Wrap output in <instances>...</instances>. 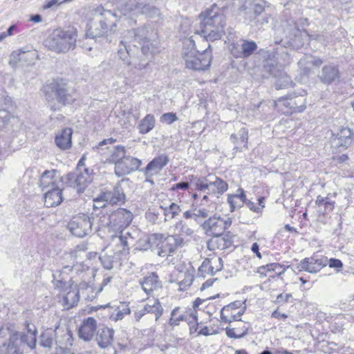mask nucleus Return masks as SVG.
Returning <instances> with one entry per match:
<instances>
[{
  "instance_id": "f257e3e1",
  "label": "nucleus",
  "mask_w": 354,
  "mask_h": 354,
  "mask_svg": "<svg viewBox=\"0 0 354 354\" xmlns=\"http://www.w3.org/2000/svg\"><path fill=\"white\" fill-rule=\"evenodd\" d=\"M84 244L79 245L76 249L68 254L67 259L71 260V265L64 266L60 270L53 273V282L57 288H63L66 285L78 286L79 288H88V283L94 277V270L82 263H75V260L80 255V252L86 250Z\"/></svg>"
},
{
  "instance_id": "f03ea898",
  "label": "nucleus",
  "mask_w": 354,
  "mask_h": 354,
  "mask_svg": "<svg viewBox=\"0 0 354 354\" xmlns=\"http://www.w3.org/2000/svg\"><path fill=\"white\" fill-rule=\"evenodd\" d=\"M36 329L28 328L26 333H19L10 326L0 328V354H22L24 345L32 349L36 345Z\"/></svg>"
},
{
  "instance_id": "7ed1b4c3",
  "label": "nucleus",
  "mask_w": 354,
  "mask_h": 354,
  "mask_svg": "<svg viewBox=\"0 0 354 354\" xmlns=\"http://www.w3.org/2000/svg\"><path fill=\"white\" fill-rule=\"evenodd\" d=\"M133 214L124 208H119L113 212L109 218L106 216L100 217V227L107 226L109 232H114L111 235L112 241L120 244L122 249L118 250L119 252H125L128 246V239H133L129 232H124V229L131 223Z\"/></svg>"
},
{
  "instance_id": "20e7f679",
  "label": "nucleus",
  "mask_w": 354,
  "mask_h": 354,
  "mask_svg": "<svg viewBox=\"0 0 354 354\" xmlns=\"http://www.w3.org/2000/svg\"><path fill=\"white\" fill-rule=\"evenodd\" d=\"M182 57L185 62L186 68L196 71H204L207 70L212 62V55L210 45L203 53H199L195 48V41L190 37L183 41Z\"/></svg>"
},
{
  "instance_id": "39448f33",
  "label": "nucleus",
  "mask_w": 354,
  "mask_h": 354,
  "mask_svg": "<svg viewBox=\"0 0 354 354\" xmlns=\"http://www.w3.org/2000/svg\"><path fill=\"white\" fill-rule=\"evenodd\" d=\"M77 39L76 28L73 27L66 29L57 28L48 35L44 41V45L48 49L56 53H66L75 48Z\"/></svg>"
},
{
  "instance_id": "423d86ee",
  "label": "nucleus",
  "mask_w": 354,
  "mask_h": 354,
  "mask_svg": "<svg viewBox=\"0 0 354 354\" xmlns=\"http://www.w3.org/2000/svg\"><path fill=\"white\" fill-rule=\"evenodd\" d=\"M225 25V16L221 13L216 6L207 10L201 21V35L207 41H215L220 39Z\"/></svg>"
},
{
  "instance_id": "0eeeda50",
  "label": "nucleus",
  "mask_w": 354,
  "mask_h": 354,
  "mask_svg": "<svg viewBox=\"0 0 354 354\" xmlns=\"http://www.w3.org/2000/svg\"><path fill=\"white\" fill-rule=\"evenodd\" d=\"M95 15L98 16L100 19L90 26L86 32L88 37H102L109 32L114 30L118 21V16L116 12L105 10L103 6H99L95 10Z\"/></svg>"
},
{
  "instance_id": "6e6552de",
  "label": "nucleus",
  "mask_w": 354,
  "mask_h": 354,
  "mask_svg": "<svg viewBox=\"0 0 354 354\" xmlns=\"http://www.w3.org/2000/svg\"><path fill=\"white\" fill-rule=\"evenodd\" d=\"M39 59V54L35 50H26L21 48L14 50L10 55L9 64L16 68L19 64L34 65Z\"/></svg>"
},
{
  "instance_id": "1a4fd4ad",
  "label": "nucleus",
  "mask_w": 354,
  "mask_h": 354,
  "mask_svg": "<svg viewBox=\"0 0 354 354\" xmlns=\"http://www.w3.org/2000/svg\"><path fill=\"white\" fill-rule=\"evenodd\" d=\"M50 109L52 110H58L66 104L71 103L74 100V97L64 87H57L55 90H52V95L46 94Z\"/></svg>"
},
{
  "instance_id": "9d476101",
  "label": "nucleus",
  "mask_w": 354,
  "mask_h": 354,
  "mask_svg": "<svg viewBox=\"0 0 354 354\" xmlns=\"http://www.w3.org/2000/svg\"><path fill=\"white\" fill-rule=\"evenodd\" d=\"M93 223L86 215L75 217L68 224L71 232L75 236L84 237L92 231Z\"/></svg>"
},
{
  "instance_id": "9b49d317",
  "label": "nucleus",
  "mask_w": 354,
  "mask_h": 354,
  "mask_svg": "<svg viewBox=\"0 0 354 354\" xmlns=\"http://www.w3.org/2000/svg\"><path fill=\"white\" fill-rule=\"evenodd\" d=\"M232 224L230 218L223 219L220 217L209 218L203 224V229L210 235H219L227 229Z\"/></svg>"
},
{
  "instance_id": "f8f14e48",
  "label": "nucleus",
  "mask_w": 354,
  "mask_h": 354,
  "mask_svg": "<svg viewBox=\"0 0 354 354\" xmlns=\"http://www.w3.org/2000/svg\"><path fill=\"white\" fill-rule=\"evenodd\" d=\"M142 161L136 158L127 156L115 165V174L120 177L130 174L139 169Z\"/></svg>"
},
{
  "instance_id": "ddd939ff",
  "label": "nucleus",
  "mask_w": 354,
  "mask_h": 354,
  "mask_svg": "<svg viewBox=\"0 0 354 354\" xmlns=\"http://www.w3.org/2000/svg\"><path fill=\"white\" fill-rule=\"evenodd\" d=\"M183 244V239L176 235H169L161 239L157 245L158 247V254L165 257L174 252L178 246Z\"/></svg>"
},
{
  "instance_id": "4468645a",
  "label": "nucleus",
  "mask_w": 354,
  "mask_h": 354,
  "mask_svg": "<svg viewBox=\"0 0 354 354\" xmlns=\"http://www.w3.org/2000/svg\"><path fill=\"white\" fill-rule=\"evenodd\" d=\"M146 32V28L142 27L137 30H129L127 34L129 37L133 36L134 40L141 45V49L144 54L155 53L156 52V44L151 42L147 37H145Z\"/></svg>"
},
{
  "instance_id": "2eb2a0df",
  "label": "nucleus",
  "mask_w": 354,
  "mask_h": 354,
  "mask_svg": "<svg viewBox=\"0 0 354 354\" xmlns=\"http://www.w3.org/2000/svg\"><path fill=\"white\" fill-rule=\"evenodd\" d=\"M328 264V259L326 257L317 258L313 257L310 258H306L301 261L297 266V269L299 271H307L310 273L317 272L321 270L322 268L325 267Z\"/></svg>"
},
{
  "instance_id": "dca6fc26",
  "label": "nucleus",
  "mask_w": 354,
  "mask_h": 354,
  "mask_svg": "<svg viewBox=\"0 0 354 354\" xmlns=\"http://www.w3.org/2000/svg\"><path fill=\"white\" fill-rule=\"evenodd\" d=\"M257 45L254 41L242 39L233 44L231 53L236 58H247L257 50Z\"/></svg>"
},
{
  "instance_id": "f3484780",
  "label": "nucleus",
  "mask_w": 354,
  "mask_h": 354,
  "mask_svg": "<svg viewBox=\"0 0 354 354\" xmlns=\"http://www.w3.org/2000/svg\"><path fill=\"white\" fill-rule=\"evenodd\" d=\"M353 133L352 131L347 127L340 129L336 135H333L330 139V145L333 148L346 149L350 146L353 140Z\"/></svg>"
},
{
  "instance_id": "a211bd4d",
  "label": "nucleus",
  "mask_w": 354,
  "mask_h": 354,
  "mask_svg": "<svg viewBox=\"0 0 354 354\" xmlns=\"http://www.w3.org/2000/svg\"><path fill=\"white\" fill-rule=\"evenodd\" d=\"M53 332L55 336V342L59 347L68 348L73 345L72 333L66 324H59Z\"/></svg>"
},
{
  "instance_id": "6ab92c4d",
  "label": "nucleus",
  "mask_w": 354,
  "mask_h": 354,
  "mask_svg": "<svg viewBox=\"0 0 354 354\" xmlns=\"http://www.w3.org/2000/svg\"><path fill=\"white\" fill-rule=\"evenodd\" d=\"M97 328L96 320L93 317H88L80 326L78 335L80 339L90 341L94 337Z\"/></svg>"
},
{
  "instance_id": "aec40b11",
  "label": "nucleus",
  "mask_w": 354,
  "mask_h": 354,
  "mask_svg": "<svg viewBox=\"0 0 354 354\" xmlns=\"http://www.w3.org/2000/svg\"><path fill=\"white\" fill-rule=\"evenodd\" d=\"M66 289L63 290V306L65 308L69 309L76 305L79 301L78 286L68 285L65 286ZM64 286L62 288H64Z\"/></svg>"
},
{
  "instance_id": "412c9836",
  "label": "nucleus",
  "mask_w": 354,
  "mask_h": 354,
  "mask_svg": "<svg viewBox=\"0 0 354 354\" xmlns=\"http://www.w3.org/2000/svg\"><path fill=\"white\" fill-rule=\"evenodd\" d=\"M105 201L110 205H114L123 204L125 201V194L120 185H116L112 191L101 193Z\"/></svg>"
},
{
  "instance_id": "4be33fe9",
  "label": "nucleus",
  "mask_w": 354,
  "mask_h": 354,
  "mask_svg": "<svg viewBox=\"0 0 354 354\" xmlns=\"http://www.w3.org/2000/svg\"><path fill=\"white\" fill-rule=\"evenodd\" d=\"M197 186L201 190L207 191L208 194H222L228 188L227 184L221 178H216L215 181L209 183H198Z\"/></svg>"
},
{
  "instance_id": "5701e85b",
  "label": "nucleus",
  "mask_w": 354,
  "mask_h": 354,
  "mask_svg": "<svg viewBox=\"0 0 354 354\" xmlns=\"http://www.w3.org/2000/svg\"><path fill=\"white\" fill-rule=\"evenodd\" d=\"M72 135L73 129L71 128H65L58 132L55 138L56 146L62 150H66L71 148Z\"/></svg>"
},
{
  "instance_id": "b1692460",
  "label": "nucleus",
  "mask_w": 354,
  "mask_h": 354,
  "mask_svg": "<svg viewBox=\"0 0 354 354\" xmlns=\"http://www.w3.org/2000/svg\"><path fill=\"white\" fill-rule=\"evenodd\" d=\"M232 244V243L227 236L221 234L212 236V238L207 242V248L212 251L223 250L229 248Z\"/></svg>"
},
{
  "instance_id": "393cba45",
  "label": "nucleus",
  "mask_w": 354,
  "mask_h": 354,
  "mask_svg": "<svg viewBox=\"0 0 354 354\" xmlns=\"http://www.w3.org/2000/svg\"><path fill=\"white\" fill-rule=\"evenodd\" d=\"M140 284L142 290L147 294L152 293L154 290L161 287V282L158 279V277L154 272L143 278L140 281Z\"/></svg>"
},
{
  "instance_id": "a878e982",
  "label": "nucleus",
  "mask_w": 354,
  "mask_h": 354,
  "mask_svg": "<svg viewBox=\"0 0 354 354\" xmlns=\"http://www.w3.org/2000/svg\"><path fill=\"white\" fill-rule=\"evenodd\" d=\"M52 189L44 195V205L47 207L57 206L63 200L62 190L58 187H54V183H52Z\"/></svg>"
},
{
  "instance_id": "bb28decb",
  "label": "nucleus",
  "mask_w": 354,
  "mask_h": 354,
  "mask_svg": "<svg viewBox=\"0 0 354 354\" xmlns=\"http://www.w3.org/2000/svg\"><path fill=\"white\" fill-rule=\"evenodd\" d=\"M169 162L167 155L161 154L153 158L146 167L145 174L154 175L161 170Z\"/></svg>"
},
{
  "instance_id": "cd10ccee",
  "label": "nucleus",
  "mask_w": 354,
  "mask_h": 354,
  "mask_svg": "<svg viewBox=\"0 0 354 354\" xmlns=\"http://www.w3.org/2000/svg\"><path fill=\"white\" fill-rule=\"evenodd\" d=\"M114 330L108 327H104L98 330L96 339L101 348L111 346L113 342Z\"/></svg>"
},
{
  "instance_id": "c85d7f7f",
  "label": "nucleus",
  "mask_w": 354,
  "mask_h": 354,
  "mask_svg": "<svg viewBox=\"0 0 354 354\" xmlns=\"http://www.w3.org/2000/svg\"><path fill=\"white\" fill-rule=\"evenodd\" d=\"M319 77L323 83L329 84L339 79V70L335 65H326L323 67Z\"/></svg>"
},
{
  "instance_id": "c756f323",
  "label": "nucleus",
  "mask_w": 354,
  "mask_h": 354,
  "mask_svg": "<svg viewBox=\"0 0 354 354\" xmlns=\"http://www.w3.org/2000/svg\"><path fill=\"white\" fill-rule=\"evenodd\" d=\"M270 73L277 79L275 83L277 89H282L292 86V82L290 77L283 71L272 68L270 69Z\"/></svg>"
},
{
  "instance_id": "7c9ffc66",
  "label": "nucleus",
  "mask_w": 354,
  "mask_h": 354,
  "mask_svg": "<svg viewBox=\"0 0 354 354\" xmlns=\"http://www.w3.org/2000/svg\"><path fill=\"white\" fill-rule=\"evenodd\" d=\"M146 313H151L155 315L157 322L163 313V308L158 299L149 300L143 306Z\"/></svg>"
},
{
  "instance_id": "2f4dec72",
  "label": "nucleus",
  "mask_w": 354,
  "mask_h": 354,
  "mask_svg": "<svg viewBox=\"0 0 354 354\" xmlns=\"http://www.w3.org/2000/svg\"><path fill=\"white\" fill-rule=\"evenodd\" d=\"M315 204L318 212L322 215L331 212L335 207V202L330 200V198L321 196H317Z\"/></svg>"
},
{
  "instance_id": "473e14b6",
  "label": "nucleus",
  "mask_w": 354,
  "mask_h": 354,
  "mask_svg": "<svg viewBox=\"0 0 354 354\" xmlns=\"http://www.w3.org/2000/svg\"><path fill=\"white\" fill-rule=\"evenodd\" d=\"M194 234V230L189 227L185 223L178 221L174 226V234L183 239V242L185 238H192Z\"/></svg>"
},
{
  "instance_id": "72a5a7b5",
  "label": "nucleus",
  "mask_w": 354,
  "mask_h": 354,
  "mask_svg": "<svg viewBox=\"0 0 354 354\" xmlns=\"http://www.w3.org/2000/svg\"><path fill=\"white\" fill-rule=\"evenodd\" d=\"M240 306L241 302L237 301L224 306L221 310V320L226 323L236 321V315L234 314L229 315L228 311L235 310L238 309Z\"/></svg>"
},
{
  "instance_id": "f704fd0d",
  "label": "nucleus",
  "mask_w": 354,
  "mask_h": 354,
  "mask_svg": "<svg viewBox=\"0 0 354 354\" xmlns=\"http://www.w3.org/2000/svg\"><path fill=\"white\" fill-rule=\"evenodd\" d=\"M227 202L230 205L231 212L234 211L238 207H241L245 202V195L243 189H239L236 194L229 195Z\"/></svg>"
},
{
  "instance_id": "c9c22d12",
  "label": "nucleus",
  "mask_w": 354,
  "mask_h": 354,
  "mask_svg": "<svg viewBox=\"0 0 354 354\" xmlns=\"http://www.w3.org/2000/svg\"><path fill=\"white\" fill-rule=\"evenodd\" d=\"M295 38L290 39L289 41L290 44L294 48H299L303 45V41L300 39V37L304 36L309 37L310 39L318 40L322 41V36L318 35H308L306 31L301 32L298 28H294Z\"/></svg>"
},
{
  "instance_id": "e433bc0d",
  "label": "nucleus",
  "mask_w": 354,
  "mask_h": 354,
  "mask_svg": "<svg viewBox=\"0 0 354 354\" xmlns=\"http://www.w3.org/2000/svg\"><path fill=\"white\" fill-rule=\"evenodd\" d=\"M156 120L153 115L147 114L140 122L138 129L140 133L145 134L152 130L155 126Z\"/></svg>"
},
{
  "instance_id": "4c0bfd02",
  "label": "nucleus",
  "mask_w": 354,
  "mask_h": 354,
  "mask_svg": "<svg viewBox=\"0 0 354 354\" xmlns=\"http://www.w3.org/2000/svg\"><path fill=\"white\" fill-rule=\"evenodd\" d=\"M119 75L123 77V83L126 86H133L138 84L135 71L129 62L127 70L121 72Z\"/></svg>"
},
{
  "instance_id": "58836bf2",
  "label": "nucleus",
  "mask_w": 354,
  "mask_h": 354,
  "mask_svg": "<svg viewBox=\"0 0 354 354\" xmlns=\"http://www.w3.org/2000/svg\"><path fill=\"white\" fill-rule=\"evenodd\" d=\"M127 156L125 147L122 145H118L114 147L113 149L109 160L114 162L115 165H116L117 162H119V161L122 160Z\"/></svg>"
},
{
  "instance_id": "ea45409f",
  "label": "nucleus",
  "mask_w": 354,
  "mask_h": 354,
  "mask_svg": "<svg viewBox=\"0 0 354 354\" xmlns=\"http://www.w3.org/2000/svg\"><path fill=\"white\" fill-rule=\"evenodd\" d=\"M274 272L278 275H281L285 272V268L279 263H270L265 266L259 268L258 272L261 275L266 276L267 272Z\"/></svg>"
},
{
  "instance_id": "a19ab883",
  "label": "nucleus",
  "mask_w": 354,
  "mask_h": 354,
  "mask_svg": "<svg viewBox=\"0 0 354 354\" xmlns=\"http://www.w3.org/2000/svg\"><path fill=\"white\" fill-rule=\"evenodd\" d=\"M203 268L208 269L209 273L214 275L223 268L222 259L220 257L211 259L207 263L203 264Z\"/></svg>"
},
{
  "instance_id": "79ce46f5",
  "label": "nucleus",
  "mask_w": 354,
  "mask_h": 354,
  "mask_svg": "<svg viewBox=\"0 0 354 354\" xmlns=\"http://www.w3.org/2000/svg\"><path fill=\"white\" fill-rule=\"evenodd\" d=\"M130 313L131 309L129 305L123 303L117 308L116 313H113L111 315L110 319L117 322L118 320L122 319L124 315H129Z\"/></svg>"
},
{
  "instance_id": "37998d69",
  "label": "nucleus",
  "mask_w": 354,
  "mask_h": 354,
  "mask_svg": "<svg viewBox=\"0 0 354 354\" xmlns=\"http://www.w3.org/2000/svg\"><path fill=\"white\" fill-rule=\"evenodd\" d=\"M5 105L6 107L4 108L0 104V129L4 127L12 117L10 113V109L12 106V104H6Z\"/></svg>"
},
{
  "instance_id": "c03bdc74",
  "label": "nucleus",
  "mask_w": 354,
  "mask_h": 354,
  "mask_svg": "<svg viewBox=\"0 0 354 354\" xmlns=\"http://www.w3.org/2000/svg\"><path fill=\"white\" fill-rule=\"evenodd\" d=\"M290 101L292 102L291 104V111L301 113L306 109V99L304 96L300 95L290 97Z\"/></svg>"
},
{
  "instance_id": "a18cd8bd",
  "label": "nucleus",
  "mask_w": 354,
  "mask_h": 354,
  "mask_svg": "<svg viewBox=\"0 0 354 354\" xmlns=\"http://www.w3.org/2000/svg\"><path fill=\"white\" fill-rule=\"evenodd\" d=\"M160 207L164 210L165 216L169 218H174L181 211L180 207L174 203H171L169 206L160 205Z\"/></svg>"
},
{
  "instance_id": "49530a36",
  "label": "nucleus",
  "mask_w": 354,
  "mask_h": 354,
  "mask_svg": "<svg viewBox=\"0 0 354 354\" xmlns=\"http://www.w3.org/2000/svg\"><path fill=\"white\" fill-rule=\"evenodd\" d=\"M53 342V331L51 329H47L41 335L40 344L43 347L51 348Z\"/></svg>"
},
{
  "instance_id": "de8ad7c7",
  "label": "nucleus",
  "mask_w": 354,
  "mask_h": 354,
  "mask_svg": "<svg viewBox=\"0 0 354 354\" xmlns=\"http://www.w3.org/2000/svg\"><path fill=\"white\" fill-rule=\"evenodd\" d=\"M179 310L180 308L176 307L171 311L169 322L170 326H176L180 324L181 321H185L186 314L178 315Z\"/></svg>"
},
{
  "instance_id": "09e8293b",
  "label": "nucleus",
  "mask_w": 354,
  "mask_h": 354,
  "mask_svg": "<svg viewBox=\"0 0 354 354\" xmlns=\"http://www.w3.org/2000/svg\"><path fill=\"white\" fill-rule=\"evenodd\" d=\"M85 160L86 156L84 155L79 160L77 165V171L78 174H77L76 177H84V175L90 176L91 174V171L85 167Z\"/></svg>"
},
{
  "instance_id": "8fccbe9b",
  "label": "nucleus",
  "mask_w": 354,
  "mask_h": 354,
  "mask_svg": "<svg viewBox=\"0 0 354 354\" xmlns=\"http://www.w3.org/2000/svg\"><path fill=\"white\" fill-rule=\"evenodd\" d=\"M292 104V102L290 101V97H286L279 98L274 102V106L284 113H288V111H284L282 107L288 108L291 111Z\"/></svg>"
},
{
  "instance_id": "3c124183",
  "label": "nucleus",
  "mask_w": 354,
  "mask_h": 354,
  "mask_svg": "<svg viewBox=\"0 0 354 354\" xmlns=\"http://www.w3.org/2000/svg\"><path fill=\"white\" fill-rule=\"evenodd\" d=\"M248 130L242 127L238 133L231 136V140L233 142H245L248 140Z\"/></svg>"
},
{
  "instance_id": "603ef678",
  "label": "nucleus",
  "mask_w": 354,
  "mask_h": 354,
  "mask_svg": "<svg viewBox=\"0 0 354 354\" xmlns=\"http://www.w3.org/2000/svg\"><path fill=\"white\" fill-rule=\"evenodd\" d=\"M306 62L308 63H312L315 66H320L323 62L319 58L313 57L312 56H306L304 59H301L298 64L301 67H303L305 66Z\"/></svg>"
},
{
  "instance_id": "864d4df0",
  "label": "nucleus",
  "mask_w": 354,
  "mask_h": 354,
  "mask_svg": "<svg viewBox=\"0 0 354 354\" xmlns=\"http://www.w3.org/2000/svg\"><path fill=\"white\" fill-rule=\"evenodd\" d=\"M177 120L178 118L176 113H166L162 114L160 117V121L167 124H171L177 121Z\"/></svg>"
},
{
  "instance_id": "5fc2aeb1",
  "label": "nucleus",
  "mask_w": 354,
  "mask_h": 354,
  "mask_svg": "<svg viewBox=\"0 0 354 354\" xmlns=\"http://www.w3.org/2000/svg\"><path fill=\"white\" fill-rule=\"evenodd\" d=\"M121 44H122L124 47V50L122 48H120L118 50V55L120 58L123 61H126L127 59V55L130 54V46L127 45V41H122Z\"/></svg>"
},
{
  "instance_id": "6e6d98bb",
  "label": "nucleus",
  "mask_w": 354,
  "mask_h": 354,
  "mask_svg": "<svg viewBox=\"0 0 354 354\" xmlns=\"http://www.w3.org/2000/svg\"><path fill=\"white\" fill-rule=\"evenodd\" d=\"M106 204H108L102 195L100 194L97 197L93 199V208L94 209H100L104 208L106 207Z\"/></svg>"
},
{
  "instance_id": "4d7b16f0",
  "label": "nucleus",
  "mask_w": 354,
  "mask_h": 354,
  "mask_svg": "<svg viewBox=\"0 0 354 354\" xmlns=\"http://www.w3.org/2000/svg\"><path fill=\"white\" fill-rule=\"evenodd\" d=\"M146 15L151 18H154L156 17L159 16L160 11L158 8H156L153 6H149L148 5V9L147 10V12H142V13H138L137 15Z\"/></svg>"
},
{
  "instance_id": "13d9d810",
  "label": "nucleus",
  "mask_w": 354,
  "mask_h": 354,
  "mask_svg": "<svg viewBox=\"0 0 354 354\" xmlns=\"http://www.w3.org/2000/svg\"><path fill=\"white\" fill-rule=\"evenodd\" d=\"M100 259L104 266V268L106 270H111L113 268V261L111 258L107 255L101 256Z\"/></svg>"
},
{
  "instance_id": "bf43d9fd",
  "label": "nucleus",
  "mask_w": 354,
  "mask_h": 354,
  "mask_svg": "<svg viewBox=\"0 0 354 354\" xmlns=\"http://www.w3.org/2000/svg\"><path fill=\"white\" fill-rule=\"evenodd\" d=\"M246 333H247V331H244L241 334H236L234 328H230L228 327L226 328V334L229 337H231V338H235V339L241 338V337H244L246 335Z\"/></svg>"
},
{
  "instance_id": "052dcab7",
  "label": "nucleus",
  "mask_w": 354,
  "mask_h": 354,
  "mask_svg": "<svg viewBox=\"0 0 354 354\" xmlns=\"http://www.w3.org/2000/svg\"><path fill=\"white\" fill-rule=\"evenodd\" d=\"M85 178H75V183L78 192H82L86 187Z\"/></svg>"
},
{
  "instance_id": "680f3d73",
  "label": "nucleus",
  "mask_w": 354,
  "mask_h": 354,
  "mask_svg": "<svg viewBox=\"0 0 354 354\" xmlns=\"http://www.w3.org/2000/svg\"><path fill=\"white\" fill-rule=\"evenodd\" d=\"M328 263L330 268H337L338 270L342 269L343 263L339 259H330L328 260Z\"/></svg>"
},
{
  "instance_id": "e2e57ef3",
  "label": "nucleus",
  "mask_w": 354,
  "mask_h": 354,
  "mask_svg": "<svg viewBox=\"0 0 354 354\" xmlns=\"http://www.w3.org/2000/svg\"><path fill=\"white\" fill-rule=\"evenodd\" d=\"M185 321L187 322L189 325H192V324H198L197 317L194 313H187L185 315Z\"/></svg>"
},
{
  "instance_id": "0e129e2a",
  "label": "nucleus",
  "mask_w": 354,
  "mask_h": 354,
  "mask_svg": "<svg viewBox=\"0 0 354 354\" xmlns=\"http://www.w3.org/2000/svg\"><path fill=\"white\" fill-rule=\"evenodd\" d=\"M194 281V276L190 273H185V279L181 281V285L189 286Z\"/></svg>"
},
{
  "instance_id": "69168bd1",
  "label": "nucleus",
  "mask_w": 354,
  "mask_h": 354,
  "mask_svg": "<svg viewBox=\"0 0 354 354\" xmlns=\"http://www.w3.org/2000/svg\"><path fill=\"white\" fill-rule=\"evenodd\" d=\"M292 297V295L290 294V293H286V294H280L277 296V302L280 303V302H287L289 299Z\"/></svg>"
},
{
  "instance_id": "338daca9",
  "label": "nucleus",
  "mask_w": 354,
  "mask_h": 354,
  "mask_svg": "<svg viewBox=\"0 0 354 354\" xmlns=\"http://www.w3.org/2000/svg\"><path fill=\"white\" fill-rule=\"evenodd\" d=\"M115 142H116V140L113 138L104 139L102 141L98 143V145L95 148L99 149L100 147L106 145H112V144L115 143Z\"/></svg>"
},
{
  "instance_id": "774afa93",
  "label": "nucleus",
  "mask_w": 354,
  "mask_h": 354,
  "mask_svg": "<svg viewBox=\"0 0 354 354\" xmlns=\"http://www.w3.org/2000/svg\"><path fill=\"white\" fill-rule=\"evenodd\" d=\"M245 203V205H247V207L252 211L254 212H259L261 211V208L260 207H257L256 205L250 201H247L245 199V202L244 203Z\"/></svg>"
}]
</instances>
